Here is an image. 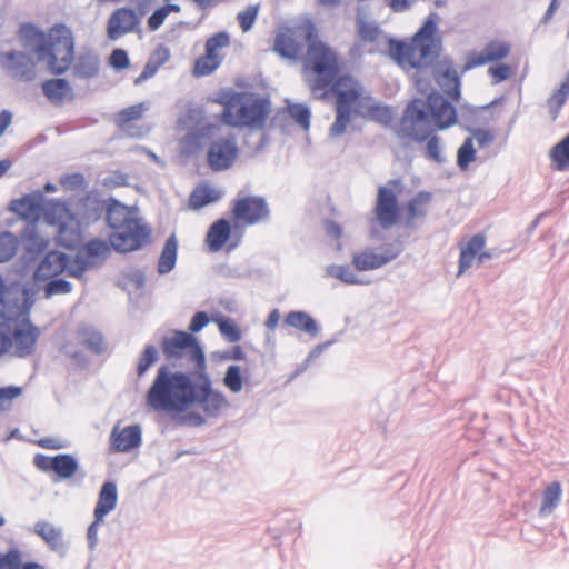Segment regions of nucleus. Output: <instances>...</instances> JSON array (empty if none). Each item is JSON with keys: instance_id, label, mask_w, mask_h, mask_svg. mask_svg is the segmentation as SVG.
Here are the masks:
<instances>
[{"instance_id": "1", "label": "nucleus", "mask_w": 569, "mask_h": 569, "mask_svg": "<svg viewBox=\"0 0 569 569\" xmlns=\"http://www.w3.org/2000/svg\"><path fill=\"white\" fill-rule=\"evenodd\" d=\"M346 62L328 48H320L310 53L308 60L309 90L315 99H336V119L330 127L331 136L346 132L352 117L389 124L392 110L375 103L363 86L350 73L342 72Z\"/></svg>"}, {"instance_id": "2", "label": "nucleus", "mask_w": 569, "mask_h": 569, "mask_svg": "<svg viewBox=\"0 0 569 569\" xmlns=\"http://www.w3.org/2000/svg\"><path fill=\"white\" fill-rule=\"evenodd\" d=\"M9 209L32 223L42 217L48 224L57 228V242L64 248L76 249L82 242L80 221L64 201L46 200L41 193H30L12 200Z\"/></svg>"}, {"instance_id": "3", "label": "nucleus", "mask_w": 569, "mask_h": 569, "mask_svg": "<svg viewBox=\"0 0 569 569\" xmlns=\"http://www.w3.org/2000/svg\"><path fill=\"white\" fill-rule=\"evenodd\" d=\"M196 396V381L190 375L163 365L158 368L146 401L156 411L183 413L194 405Z\"/></svg>"}, {"instance_id": "4", "label": "nucleus", "mask_w": 569, "mask_h": 569, "mask_svg": "<svg viewBox=\"0 0 569 569\" xmlns=\"http://www.w3.org/2000/svg\"><path fill=\"white\" fill-rule=\"evenodd\" d=\"M430 114L436 129L443 130L457 122L456 108L441 94L432 92L425 102L412 100L406 108L401 119V130L406 136L423 141L432 132Z\"/></svg>"}, {"instance_id": "5", "label": "nucleus", "mask_w": 569, "mask_h": 569, "mask_svg": "<svg viewBox=\"0 0 569 569\" xmlns=\"http://www.w3.org/2000/svg\"><path fill=\"white\" fill-rule=\"evenodd\" d=\"M439 16L430 13L410 41L391 40V58L405 70L428 67L442 50V39L438 33Z\"/></svg>"}, {"instance_id": "6", "label": "nucleus", "mask_w": 569, "mask_h": 569, "mask_svg": "<svg viewBox=\"0 0 569 569\" xmlns=\"http://www.w3.org/2000/svg\"><path fill=\"white\" fill-rule=\"evenodd\" d=\"M216 101L223 107L221 121L232 128L263 129L271 111L270 101L253 92H222Z\"/></svg>"}, {"instance_id": "7", "label": "nucleus", "mask_w": 569, "mask_h": 569, "mask_svg": "<svg viewBox=\"0 0 569 569\" xmlns=\"http://www.w3.org/2000/svg\"><path fill=\"white\" fill-rule=\"evenodd\" d=\"M33 41L38 60L44 61L52 74H63L71 67L74 60V38L66 24L57 23L47 32L34 30Z\"/></svg>"}, {"instance_id": "8", "label": "nucleus", "mask_w": 569, "mask_h": 569, "mask_svg": "<svg viewBox=\"0 0 569 569\" xmlns=\"http://www.w3.org/2000/svg\"><path fill=\"white\" fill-rule=\"evenodd\" d=\"M307 46V50L305 56L302 57V78L306 86L309 88L308 79V60L310 58V53L313 50H319L320 48H328L333 51L337 56H340L339 52L329 46L328 43L318 39V32L316 27L312 23H301L295 27H284L281 28L273 42V49L277 53H279L283 58L288 59H298L301 57L303 48Z\"/></svg>"}, {"instance_id": "9", "label": "nucleus", "mask_w": 569, "mask_h": 569, "mask_svg": "<svg viewBox=\"0 0 569 569\" xmlns=\"http://www.w3.org/2000/svg\"><path fill=\"white\" fill-rule=\"evenodd\" d=\"M107 221L112 230L109 240L116 251H134L150 240V229L133 217L123 204H111L108 208Z\"/></svg>"}, {"instance_id": "10", "label": "nucleus", "mask_w": 569, "mask_h": 569, "mask_svg": "<svg viewBox=\"0 0 569 569\" xmlns=\"http://www.w3.org/2000/svg\"><path fill=\"white\" fill-rule=\"evenodd\" d=\"M161 350L168 360L189 358L199 371L204 369V355L192 333L173 331L164 336L161 341Z\"/></svg>"}, {"instance_id": "11", "label": "nucleus", "mask_w": 569, "mask_h": 569, "mask_svg": "<svg viewBox=\"0 0 569 569\" xmlns=\"http://www.w3.org/2000/svg\"><path fill=\"white\" fill-rule=\"evenodd\" d=\"M401 190L402 183L399 179L389 180L387 184L380 186L377 190L373 214L378 226L382 229H390L400 220L401 210L398 196Z\"/></svg>"}, {"instance_id": "12", "label": "nucleus", "mask_w": 569, "mask_h": 569, "mask_svg": "<svg viewBox=\"0 0 569 569\" xmlns=\"http://www.w3.org/2000/svg\"><path fill=\"white\" fill-rule=\"evenodd\" d=\"M230 212L237 229L263 223L270 217L267 200L261 196L238 194L231 202Z\"/></svg>"}, {"instance_id": "13", "label": "nucleus", "mask_w": 569, "mask_h": 569, "mask_svg": "<svg viewBox=\"0 0 569 569\" xmlns=\"http://www.w3.org/2000/svg\"><path fill=\"white\" fill-rule=\"evenodd\" d=\"M228 32L219 31L210 36L204 43V52L194 60L192 74L206 77L213 73L224 60V51L230 47Z\"/></svg>"}, {"instance_id": "14", "label": "nucleus", "mask_w": 569, "mask_h": 569, "mask_svg": "<svg viewBox=\"0 0 569 569\" xmlns=\"http://www.w3.org/2000/svg\"><path fill=\"white\" fill-rule=\"evenodd\" d=\"M241 238L240 229L233 227L227 219H218L207 231L204 242L210 252H218L223 248L231 251L240 244Z\"/></svg>"}, {"instance_id": "15", "label": "nucleus", "mask_w": 569, "mask_h": 569, "mask_svg": "<svg viewBox=\"0 0 569 569\" xmlns=\"http://www.w3.org/2000/svg\"><path fill=\"white\" fill-rule=\"evenodd\" d=\"M511 52V44L508 41L493 39L488 41L480 51L467 53L461 72L471 69L505 61Z\"/></svg>"}, {"instance_id": "16", "label": "nucleus", "mask_w": 569, "mask_h": 569, "mask_svg": "<svg viewBox=\"0 0 569 569\" xmlns=\"http://www.w3.org/2000/svg\"><path fill=\"white\" fill-rule=\"evenodd\" d=\"M196 399L194 405L198 403L207 416L214 417L227 407L228 401L226 397L212 389L211 380L206 373H199L196 381Z\"/></svg>"}, {"instance_id": "17", "label": "nucleus", "mask_w": 569, "mask_h": 569, "mask_svg": "<svg viewBox=\"0 0 569 569\" xmlns=\"http://www.w3.org/2000/svg\"><path fill=\"white\" fill-rule=\"evenodd\" d=\"M239 149L233 136L221 138L211 142L207 153V161L213 171L230 168L236 161Z\"/></svg>"}, {"instance_id": "18", "label": "nucleus", "mask_w": 569, "mask_h": 569, "mask_svg": "<svg viewBox=\"0 0 569 569\" xmlns=\"http://www.w3.org/2000/svg\"><path fill=\"white\" fill-rule=\"evenodd\" d=\"M12 355L24 358L32 355L40 336V330L29 320L14 323L11 320Z\"/></svg>"}, {"instance_id": "19", "label": "nucleus", "mask_w": 569, "mask_h": 569, "mask_svg": "<svg viewBox=\"0 0 569 569\" xmlns=\"http://www.w3.org/2000/svg\"><path fill=\"white\" fill-rule=\"evenodd\" d=\"M108 253L109 246L104 241H89L79 249L73 260L74 266H70L69 274L73 277H81L89 267L96 264L97 259L103 258Z\"/></svg>"}, {"instance_id": "20", "label": "nucleus", "mask_w": 569, "mask_h": 569, "mask_svg": "<svg viewBox=\"0 0 569 569\" xmlns=\"http://www.w3.org/2000/svg\"><path fill=\"white\" fill-rule=\"evenodd\" d=\"M485 246L486 237L481 233L472 236L465 244L460 246L458 277L471 268L475 260L482 263L491 258V253L483 251Z\"/></svg>"}, {"instance_id": "21", "label": "nucleus", "mask_w": 569, "mask_h": 569, "mask_svg": "<svg viewBox=\"0 0 569 569\" xmlns=\"http://www.w3.org/2000/svg\"><path fill=\"white\" fill-rule=\"evenodd\" d=\"M435 79L449 98L455 101L460 99L461 81L452 60L445 58L438 63Z\"/></svg>"}, {"instance_id": "22", "label": "nucleus", "mask_w": 569, "mask_h": 569, "mask_svg": "<svg viewBox=\"0 0 569 569\" xmlns=\"http://www.w3.org/2000/svg\"><path fill=\"white\" fill-rule=\"evenodd\" d=\"M139 23V17L130 8H119L109 18L107 34L110 40H117L126 33L134 30Z\"/></svg>"}, {"instance_id": "23", "label": "nucleus", "mask_w": 569, "mask_h": 569, "mask_svg": "<svg viewBox=\"0 0 569 569\" xmlns=\"http://www.w3.org/2000/svg\"><path fill=\"white\" fill-rule=\"evenodd\" d=\"M70 266H74V262L70 261L67 254L50 251L37 268L34 276L39 280H48L61 274L66 270L69 272Z\"/></svg>"}, {"instance_id": "24", "label": "nucleus", "mask_w": 569, "mask_h": 569, "mask_svg": "<svg viewBox=\"0 0 569 569\" xmlns=\"http://www.w3.org/2000/svg\"><path fill=\"white\" fill-rule=\"evenodd\" d=\"M396 256L397 252L388 249H385L382 252H376L373 249L367 248L353 254L352 264L359 271L373 270L382 267L396 258Z\"/></svg>"}, {"instance_id": "25", "label": "nucleus", "mask_w": 569, "mask_h": 569, "mask_svg": "<svg viewBox=\"0 0 569 569\" xmlns=\"http://www.w3.org/2000/svg\"><path fill=\"white\" fill-rule=\"evenodd\" d=\"M141 442V430L138 426H129L118 431L113 429L111 433V447L117 452H127Z\"/></svg>"}, {"instance_id": "26", "label": "nucleus", "mask_w": 569, "mask_h": 569, "mask_svg": "<svg viewBox=\"0 0 569 569\" xmlns=\"http://www.w3.org/2000/svg\"><path fill=\"white\" fill-rule=\"evenodd\" d=\"M41 89L46 98L54 106L62 104L64 100L73 97L70 83L62 78L43 81Z\"/></svg>"}, {"instance_id": "27", "label": "nucleus", "mask_w": 569, "mask_h": 569, "mask_svg": "<svg viewBox=\"0 0 569 569\" xmlns=\"http://www.w3.org/2000/svg\"><path fill=\"white\" fill-rule=\"evenodd\" d=\"M170 51L164 46H158L152 53L150 54L142 72L134 79V84H141L151 77H153L157 71L169 61Z\"/></svg>"}, {"instance_id": "28", "label": "nucleus", "mask_w": 569, "mask_h": 569, "mask_svg": "<svg viewBox=\"0 0 569 569\" xmlns=\"http://www.w3.org/2000/svg\"><path fill=\"white\" fill-rule=\"evenodd\" d=\"M117 487L113 482H104L94 508L97 521H103L106 515L114 509L117 505Z\"/></svg>"}, {"instance_id": "29", "label": "nucleus", "mask_w": 569, "mask_h": 569, "mask_svg": "<svg viewBox=\"0 0 569 569\" xmlns=\"http://www.w3.org/2000/svg\"><path fill=\"white\" fill-rule=\"evenodd\" d=\"M562 487L560 481H552L542 490L541 505L539 508L540 517H548L553 513L560 503Z\"/></svg>"}, {"instance_id": "30", "label": "nucleus", "mask_w": 569, "mask_h": 569, "mask_svg": "<svg viewBox=\"0 0 569 569\" xmlns=\"http://www.w3.org/2000/svg\"><path fill=\"white\" fill-rule=\"evenodd\" d=\"M284 325L296 330L302 331L311 337L318 335L316 320L305 311H290L283 320Z\"/></svg>"}, {"instance_id": "31", "label": "nucleus", "mask_w": 569, "mask_h": 569, "mask_svg": "<svg viewBox=\"0 0 569 569\" xmlns=\"http://www.w3.org/2000/svg\"><path fill=\"white\" fill-rule=\"evenodd\" d=\"M221 198V192L208 184L199 186L189 197V208L193 210L201 209L210 203H213Z\"/></svg>"}, {"instance_id": "32", "label": "nucleus", "mask_w": 569, "mask_h": 569, "mask_svg": "<svg viewBox=\"0 0 569 569\" xmlns=\"http://www.w3.org/2000/svg\"><path fill=\"white\" fill-rule=\"evenodd\" d=\"M569 97V71L562 79L559 88L548 98L547 104L550 112V119L555 121L560 113L561 108L566 104Z\"/></svg>"}, {"instance_id": "33", "label": "nucleus", "mask_w": 569, "mask_h": 569, "mask_svg": "<svg viewBox=\"0 0 569 569\" xmlns=\"http://www.w3.org/2000/svg\"><path fill=\"white\" fill-rule=\"evenodd\" d=\"M52 471L61 479L73 477L78 471V462L76 458L68 453L52 457Z\"/></svg>"}, {"instance_id": "34", "label": "nucleus", "mask_w": 569, "mask_h": 569, "mask_svg": "<svg viewBox=\"0 0 569 569\" xmlns=\"http://www.w3.org/2000/svg\"><path fill=\"white\" fill-rule=\"evenodd\" d=\"M550 158L556 170L569 168V133L551 148Z\"/></svg>"}, {"instance_id": "35", "label": "nucleus", "mask_w": 569, "mask_h": 569, "mask_svg": "<svg viewBox=\"0 0 569 569\" xmlns=\"http://www.w3.org/2000/svg\"><path fill=\"white\" fill-rule=\"evenodd\" d=\"M177 247L176 237L172 234L167 239L159 258L158 271L160 273H168L173 269L177 259Z\"/></svg>"}, {"instance_id": "36", "label": "nucleus", "mask_w": 569, "mask_h": 569, "mask_svg": "<svg viewBox=\"0 0 569 569\" xmlns=\"http://www.w3.org/2000/svg\"><path fill=\"white\" fill-rule=\"evenodd\" d=\"M34 532L52 548H57L60 546L61 532L51 523L46 521L37 522L34 526Z\"/></svg>"}, {"instance_id": "37", "label": "nucleus", "mask_w": 569, "mask_h": 569, "mask_svg": "<svg viewBox=\"0 0 569 569\" xmlns=\"http://www.w3.org/2000/svg\"><path fill=\"white\" fill-rule=\"evenodd\" d=\"M431 201V193L421 191L408 202L409 219L422 217L427 213L428 206Z\"/></svg>"}, {"instance_id": "38", "label": "nucleus", "mask_w": 569, "mask_h": 569, "mask_svg": "<svg viewBox=\"0 0 569 569\" xmlns=\"http://www.w3.org/2000/svg\"><path fill=\"white\" fill-rule=\"evenodd\" d=\"M488 76L493 84H498L512 78L516 73V68L503 61L493 63L488 68Z\"/></svg>"}, {"instance_id": "39", "label": "nucleus", "mask_w": 569, "mask_h": 569, "mask_svg": "<svg viewBox=\"0 0 569 569\" xmlns=\"http://www.w3.org/2000/svg\"><path fill=\"white\" fill-rule=\"evenodd\" d=\"M476 160V149L473 138H467L457 152V164L461 170H467L471 162Z\"/></svg>"}, {"instance_id": "40", "label": "nucleus", "mask_w": 569, "mask_h": 569, "mask_svg": "<svg viewBox=\"0 0 569 569\" xmlns=\"http://www.w3.org/2000/svg\"><path fill=\"white\" fill-rule=\"evenodd\" d=\"M19 241L10 232L0 233V262L10 260L18 250Z\"/></svg>"}, {"instance_id": "41", "label": "nucleus", "mask_w": 569, "mask_h": 569, "mask_svg": "<svg viewBox=\"0 0 569 569\" xmlns=\"http://www.w3.org/2000/svg\"><path fill=\"white\" fill-rule=\"evenodd\" d=\"M171 12H180V6L167 3V4L158 8L148 19L147 23H148L149 30L150 31L158 30Z\"/></svg>"}, {"instance_id": "42", "label": "nucleus", "mask_w": 569, "mask_h": 569, "mask_svg": "<svg viewBox=\"0 0 569 569\" xmlns=\"http://www.w3.org/2000/svg\"><path fill=\"white\" fill-rule=\"evenodd\" d=\"M214 322L218 325L220 333L229 342H238L241 339V331L231 319L219 317L214 319Z\"/></svg>"}, {"instance_id": "43", "label": "nucleus", "mask_w": 569, "mask_h": 569, "mask_svg": "<svg viewBox=\"0 0 569 569\" xmlns=\"http://www.w3.org/2000/svg\"><path fill=\"white\" fill-rule=\"evenodd\" d=\"M23 392L22 387L7 386L0 388V415L9 411L13 401L18 399Z\"/></svg>"}, {"instance_id": "44", "label": "nucleus", "mask_w": 569, "mask_h": 569, "mask_svg": "<svg viewBox=\"0 0 569 569\" xmlns=\"http://www.w3.org/2000/svg\"><path fill=\"white\" fill-rule=\"evenodd\" d=\"M157 360V348L151 345L146 346L138 361L137 375L142 377Z\"/></svg>"}, {"instance_id": "45", "label": "nucleus", "mask_w": 569, "mask_h": 569, "mask_svg": "<svg viewBox=\"0 0 569 569\" xmlns=\"http://www.w3.org/2000/svg\"><path fill=\"white\" fill-rule=\"evenodd\" d=\"M224 386L232 392H240L242 389V373L241 368L239 366H230L228 367L224 378Z\"/></svg>"}, {"instance_id": "46", "label": "nucleus", "mask_w": 569, "mask_h": 569, "mask_svg": "<svg viewBox=\"0 0 569 569\" xmlns=\"http://www.w3.org/2000/svg\"><path fill=\"white\" fill-rule=\"evenodd\" d=\"M259 12V6H249L237 14V20L243 32H248L254 24Z\"/></svg>"}, {"instance_id": "47", "label": "nucleus", "mask_w": 569, "mask_h": 569, "mask_svg": "<svg viewBox=\"0 0 569 569\" xmlns=\"http://www.w3.org/2000/svg\"><path fill=\"white\" fill-rule=\"evenodd\" d=\"M358 37L361 42L373 43L380 37V29L373 23L360 21L358 26Z\"/></svg>"}, {"instance_id": "48", "label": "nucleus", "mask_w": 569, "mask_h": 569, "mask_svg": "<svg viewBox=\"0 0 569 569\" xmlns=\"http://www.w3.org/2000/svg\"><path fill=\"white\" fill-rule=\"evenodd\" d=\"M22 552L19 549H10L0 555V569H20Z\"/></svg>"}, {"instance_id": "49", "label": "nucleus", "mask_w": 569, "mask_h": 569, "mask_svg": "<svg viewBox=\"0 0 569 569\" xmlns=\"http://www.w3.org/2000/svg\"><path fill=\"white\" fill-rule=\"evenodd\" d=\"M24 241L27 250L30 252H43L49 244V240L38 236L33 230L24 233Z\"/></svg>"}, {"instance_id": "50", "label": "nucleus", "mask_w": 569, "mask_h": 569, "mask_svg": "<svg viewBox=\"0 0 569 569\" xmlns=\"http://www.w3.org/2000/svg\"><path fill=\"white\" fill-rule=\"evenodd\" d=\"M144 108L142 104L131 106L117 114V123L119 126H126L131 123L134 120L141 118Z\"/></svg>"}, {"instance_id": "51", "label": "nucleus", "mask_w": 569, "mask_h": 569, "mask_svg": "<svg viewBox=\"0 0 569 569\" xmlns=\"http://www.w3.org/2000/svg\"><path fill=\"white\" fill-rule=\"evenodd\" d=\"M12 335H11V319L0 322V356L11 351Z\"/></svg>"}, {"instance_id": "52", "label": "nucleus", "mask_w": 569, "mask_h": 569, "mask_svg": "<svg viewBox=\"0 0 569 569\" xmlns=\"http://www.w3.org/2000/svg\"><path fill=\"white\" fill-rule=\"evenodd\" d=\"M60 184L70 191L81 190L86 188V179L81 173H70L60 178Z\"/></svg>"}, {"instance_id": "53", "label": "nucleus", "mask_w": 569, "mask_h": 569, "mask_svg": "<svg viewBox=\"0 0 569 569\" xmlns=\"http://www.w3.org/2000/svg\"><path fill=\"white\" fill-rule=\"evenodd\" d=\"M328 273L349 284L359 283L356 274L346 266H330Z\"/></svg>"}, {"instance_id": "54", "label": "nucleus", "mask_w": 569, "mask_h": 569, "mask_svg": "<svg viewBox=\"0 0 569 569\" xmlns=\"http://www.w3.org/2000/svg\"><path fill=\"white\" fill-rule=\"evenodd\" d=\"M129 182V176L120 170L110 172L103 178V186L109 189L124 187Z\"/></svg>"}, {"instance_id": "55", "label": "nucleus", "mask_w": 569, "mask_h": 569, "mask_svg": "<svg viewBox=\"0 0 569 569\" xmlns=\"http://www.w3.org/2000/svg\"><path fill=\"white\" fill-rule=\"evenodd\" d=\"M289 113L303 129L309 128L310 111L307 107L302 104L291 106Z\"/></svg>"}, {"instance_id": "56", "label": "nucleus", "mask_w": 569, "mask_h": 569, "mask_svg": "<svg viewBox=\"0 0 569 569\" xmlns=\"http://www.w3.org/2000/svg\"><path fill=\"white\" fill-rule=\"evenodd\" d=\"M109 63L118 70H122L129 67L130 61L127 52L122 49H116L112 51L109 58Z\"/></svg>"}, {"instance_id": "57", "label": "nucleus", "mask_w": 569, "mask_h": 569, "mask_svg": "<svg viewBox=\"0 0 569 569\" xmlns=\"http://www.w3.org/2000/svg\"><path fill=\"white\" fill-rule=\"evenodd\" d=\"M71 291V283L62 280L54 279L51 280L46 288L47 296L58 295V293H68Z\"/></svg>"}, {"instance_id": "58", "label": "nucleus", "mask_w": 569, "mask_h": 569, "mask_svg": "<svg viewBox=\"0 0 569 569\" xmlns=\"http://www.w3.org/2000/svg\"><path fill=\"white\" fill-rule=\"evenodd\" d=\"M209 316L204 311L197 312L189 325V330L194 333L200 331L209 323Z\"/></svg>"}, {"instance_id": "59", "label": "nucleus", "mask_w": 569, "mask_h": 569, "mask_svg": "<svg viewBox=\"0 0 569 569\" xmlns=\"http://www.w3.org/2000/svg\"><path fill=\"white\" fill-rule=\"evenodd\" d=\"M427 154L430 159L437 162L441 161L440 141L438 137L433 136L428 140Z\"/></svg>"}, {"instance_id": "60", "label": "nucleus", "mask_w": 569, "mask_h": 569, "mask_svg": "<svg viewBox=\"0 0 569 569\" xmlns=\"http://www.w3.org/2000/svg\"><path fill=\"white\" fill-rule=\"evenodd\" d=\"M472 138L476 139L480 148L489 146L495 139L493 134L490 131L482 129L475 130Z\"/></svg>"}, {"instance_id": "61", "label": "nucleus", "mask_w": 569, "mask_h": 569, "mask_svg": "<svg viewBox=\"0 0 569 569\" xmlns=\"http://www.w3.org/2000/svg\"><path fill=\"white\" fill-rule=\"evenodd\" d=\"M417 0H390L389 7L393 12L408 10Z\"/></svg>"}, {"instance_id": "62", "label": "nucleus", "mask_w": 569, "mask_h": 569, "mask_svg": "<svg viewBox=\"0 0 569 569\" xmlns=\"http://www.w3.org/2000/svg\"><path fill=\"white\" fill-rule=\"evenodd\" d=\"M36 466L43 471H52V457L37 456L34 458Z\"/></svg>"}, {"instance_id": "63", "label": "nucleus", "mask_w": 569, "mask_h": 569, "mask_svg": "<svg viewBox=\"0 0 569 569\" xmlns=\"http://www.w3.org/2000/svg\"><path fill=\"white\" fill-rule=\"evenodd\" d=\"M39 446L46 449H60L62 448V443L53 438H44L39 440Z\"/></svg>"}, {"instance_id": "64", "label": "nucleus", "mask_w": 569, "mask_h": 569, "mask_svg": "<svg viewBox=\"0 0 569 569\" xmlns=\"http://www.w3.org/2000/svg\"><path fill=\"white\" fill-rule=\"evenodd\" d=\"M11 120H12V114L7 111V110H3L1 113H0V136H2V133L7 130V128L10 126L11 123Z\"/></svg>"}]
</instances>
